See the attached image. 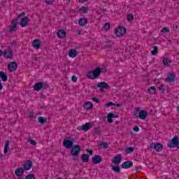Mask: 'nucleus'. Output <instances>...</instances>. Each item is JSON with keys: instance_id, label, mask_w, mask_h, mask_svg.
<instances>
[{"instance_id": "nucleus-1", "label": "nucleus", "mask_w": 179, "mask_h": 179, "mask_svg": "<svg viewBox=\"0 0 179 179\" xmlns=\"http://www.w3.org/2000/svg\"><path fill=\"white\" fill-rule=\"evenodd\" d=\"M100 75H101V68L98 66L95 69L88 71L86 74V78H87V79L94 80L95 79H99V78H100Z\"/></svg>"}, {"instance_id": "nucleus-2", "label": "nucleus", "mask_w": 179, "mask_h": 179, "mask_svg": "<svg viewBox=\"0 0 179 179\" xmlns=\"http://www.w3.org/2000/svg\"><path fill=\"white\" fill-rule=\"evenodd\" d=\"M70 155L73 156V160L74 162H79V155H80V151L82 148L79 145H75L71 148H70Z\"/></svg>"}, {"instance_id": "nucleus-3", "label": "nucleus", "mask_w": 179, "mask_h": 179, "mask_svg": "<svg viewBox=\"0 0 179 179\" xmlns=\"http://www.w3.org/2000/svg\"><path fill=\"white\" fill-rule=\"evenodd\" d=\"M23 16H26V13L22 12L19 15L16 19H14L11 21V25L12 27H10L9 29V33H15L16 30H17V23L19 22V18L20 17H23Z\"/></svg>"}, {"instance_id": "nucleus-4", "label": "nucleus", "mask_w": 179, "mask_h": 179, "mask_svg": "<svg viewBox=\"0 0 179 179\" xmlns=\"http://www.w3.org/2000/svg\"><path fill=\"white\" fill-rule=\"evenodd\" d=\"M16 47V42L13 41L11 43V45L8 46V49L3 52L4 58L7 59H13V47Z\"/></svg>"}, {"instance_id": "nucleus-5", "label": "nucleus", "mask_w": 179, "mask_h": 179, "mask_svg": "<svg viewBox=\"0 0 179 179\" xmlns=\"http://www.w3.org/2000/svg\"><path fill=\"white\" fill-rule=\"evenodd\" d=\"M139 108H136L134 110V117L140 118V120H146L148 118V111L142 110L139 111Z\"/></svg>"}, {"instance_id": "nucleus-6", "label": "nucleus", "mask_w": 179, "mask_h": 179, "mask_svg": "<svg viewBox=\"0 0 179 179\" xmlns=\"http://www.w3.org/2000/svg\"><path fill=\"white\" fill-rule=\"evenodd\" d=\"M48 88H50V85L45 82L36 83L34 86V90L35 92H40L41 89L47 90Z\"/></svg>"}, {"instance_id": "nucleus-7", "label": "nucleus", "mask_w": 179, "mask_h": 179, "mask_svg": "<svg viewBox=\"0 0 179 179\" xmlns=\"http://www.w3.org/2000/svg\"><path fill=\"white\" fill-rule=\"evenodd\" d=\"M94 89H99L100 92H104V89L106 90H108V89H111V87L108 85V83L106 82L98 83L96 86L94 87Z\"/></svg>"}, {"instance_id": "nucleus-8", "label": "nucleus", "mask_w": 179, "mask_h": 179, "mask_svg": "<svg viewBox=\"0 0 179 179\" xmlns=\"http://www.w3.org/2000/svg\"><path fill=\"white\" fill-rule=\"evenodd\" d=\"M168 148H170L172 149L173 148H178L179 149V141H178V136H175L170 141L169 143L167 144Z\"/></svg>"}, {"instance_id": "nucleus-9", "label": "nucleus", "mask_w": 179, "mask_h": 179, "mask_svg": "<svg viewBox=\"0 0 179 179\" xmlns=\"http://www.w3.org/2000/svg\"><path fill=\"white\" fill-rule=\"evenodd\" d=\"M74 141L75 140L73 139V138H70V139L69 137L68 138H65L63 141L64 148H65L66 149H71L73 146Z\"/></svg>"}, {"instance_id": "nucleus-10", "label": "nucleus", "mask_w": 179, "mask_h": 179, "mask_svg": "<svg viewBox=\"0 0 179 179\" xmlns=\"http://www.w3.org/2000/svg\"><path fill=\"white\" fill-rule=\"evenodd\" d=\"M115 34L117 37H122L127 34V28H125V27H120L116 28L115 30Z\"/></svg>"}, {"instance_id": "nucleus-11", "label": "nucleus", "mask_w": 179, "mask_h": 179, "mask_svg": "<svg viewBox=\"0 0 179 179\" xmlns=\"http://www.w3.org/2000/svg\"><path fill=\"white\" fill-rule=\"evenodd\" d=\"M166 82H168V83H173V82H176L177 80V76H176V73L173 71H170L167 77L165 79Z\"/></svg>"}, {"instance_id": "nucleus-12", "label": "nucleus", "mask_w": 179, "mask_h": 179, "mask_svg": "<svg viewBox=\"0 0 179 179\" xmlns=\"http://www.w3.org/2000/svg\"><path fill=\"white\" fill-rule=\"evenodd\" d=\"M92 127L93 124H92V122H87L85 124L77 127V129L78 131H84L85 132H87V131H89V129H92Z\"/></svg>"}, {"instance_id": "nucleus-13", "label": "nucleus", "mask_w": 179, "mask_h": 179, "mask_svg": "<svg viewBox=\"0 0 179 179\" xmlns=\"http://www.w3.org/2000/svg\"><path fill=\"white\" fill-rule=\"evenodd\" d=\"M150 148H153L156 152H162L163 151V145L160 143H152L150 145Z\"/></svg>"}, {"instance_id": "nucleus-14", "label": "nucleus", "mask_w": 179, "mask_h": 179, "mask_svg": "<svg viewBox=\"0 0 179 179\" xmlns=\"http://www.w3.org/2000/svg\"><path fill=\"white\" fill-rule=\"evenodd\" d=\"M9 72H15L17 69V63L16 62H10L8 64Z\"/></svg>"}, {"instance_id": "nucleus-15", "label": "nucleus", "mask_w": 179, "mask_h": 179, "mask_svg": "<svg viewBox=\"0 0 179 179\" xmlns=\"http://www.w3.org/2000/svg\"><path fill=\"white\" fill-rule=\"evenodd\" d=\"M23 169L25 171L29 170H31V167H33V162L31 160H27L24 162Z\"/></svg>"}, {"instance_id": "nucleus-16", "label": "nucleus", "mask_w": 179, "mask_h": 179, "mask_svg": "<svg viewBox=\"0 0 179 179\" xmlns=\"http://www.w3.org/2000/svg\"><path fill=\"white\" fill-rule=\"evenodd\" d=\"M103 162V157L101 155H94L92 159V164H99Z\"/></svg>"}, {"instance_id": "nucleus-17", "label": "nucleus", "mask_w": 179, "mask_h": 179, "mask_svg": "<svg viewBox=\"0 0 179 179\" xmlns=\"http://www.w3.org/2000/svg\"><path fill=\"white\" fill-rule=\"evenodd\" d=\"M29 22H30V19L29 18V17L25 16L21 19L20 24L21 27H26L29 25Z\"/></svg>"}, {"instance_id": "nucleus-18", "label": "nucleus", "mask_w": 179, "mask_h": 179, "mask_svg": "<svg viewBox=\"0 0 179 179\" xmlns=\"http://www.w3.org/2000/svg\"><path fill=\"white\" fill-rule=\"evenodd\" d=\"M121 162H122V154L115 155L113 157V160H112V163H113V164H116V165L120 164V163H121Z\"/></svg>"}, {"instance_id": "nucleus-19", "label": "nucleus", "mask_w": 179, "mask_h": 179, "mask_svg": "<svg viewBox=\"0 0 179 179\" xmlns=\"http://www.w3.org/2000/svg\"><path fill=\"white\" fill-rule=\"evenodd\" d=\"M133 166L134 162L132 161H126L122 164L121 167L127 170L128 169H131Z\"/></svg>"}, {"instance_id": "nucleus-20", "label": "nucleus", "mask_w": 179, "mask_h": 179, "mask_svg": "<svg viewBox=\"0 0 179 179\" xmlns=\"http://www.w3.org/2000/svg\"><path fill=\"white\" fill-rule=\"evenodd\" d=\"M108 118V122L109 124H113L114 122V120H113V118H118V115H115L113 113H109L107 116Z\"/></svg>"}, {"instance_id": "nucleus-21", "label": "nucleus", "mask_w": 179, "mask_h": 179, "mask_svg": "<svg viewBox=\"0 0 179 179\" xmlns=\"http://www.w3.org/2000/svg\"><path fill=\"white\" fill-rule=\"evenodd\" d=\"M32 45L35 50H40V47H41V41H40V39L34 40Z\"/></svg>"}, {"instance_id": "nucleus-22", "label": "nucleus", "mask_w": 179, "mask_h": 179, "mask_svg": "<svg viewBox=\"0 0 179 179\" xmlns=\"http://www.w3.org/2000/svg\"><path fill=\"white\" fill-rule=\"evenodd\" d=\"M15 176H17V177H21V176H23V174H24V168H22V167L17 168L15 171Z\"/></svg>"}, {"instance_id": "nucleus-23", "label": "nucleus", "mask_w": 179, "mask_h": 179, "mask_svg": "<svg viewBox=\"0 0 179 179\" xmlns=\"http://www.w3.org/2000/svg\"><path fill=\"white\" fill-rule=\"evenodd\" d=\"M171 59H170L169 57H164L162 60V64H164V66H165V68H169V66H170L171 64Z\"/></svg>"}, {"instance_id": "nucleus-24", "label": "nucleus", "mask_w": 179, "mask_h": 179, "mask_svg": "<svg viewBox=\"0 0 179 179\" xmlns=\"http://www.w3.org/2000/svg\"><path fill=\"white\" fill-rule=\"evenodd\" d=\"M87 23H88L87 18H86L85 17L83 18H80L78 20V24L81 27H85V26H86V24H87Z\"/></svg>"}, {"instance_id": "nucleus-25", "label": "nucleus", "mask_w": 179, "mask_h": 179, "mask_svg": "<svg viewBox=\"0 0 179 179\" xmlns=\"http://www.w3.org/2000/svg\"><path fill=\"white\" fill-rule=\"evenodd\" d=\"M89 9H90L89 6L85 5L84 6L78 8V12L81 15H83L84 13H87V12H89Z\"/></svg>"}, {"instance_id": "nucleus-26", "label": "nucleus", "mask_w": 179, "mask_h": 179, "mask_svg": "<svg viewBox=\"0 0 179 179\" xmlns=\"http://www.w3.org/2000/svg\"><path fill=\"white\" fill-rule=\"evenodd\" d=\"M83 107L85 110H87V111H89L93 108V103L90 101H87L84 103Z\"/></svg>"}, {"instance_id": "nucleus-27", "label": "nucleus", "mask_w": 179, "mask_h": 179, "mask_svg": "<svg viewBox=\"0 0 179 179\" xmlns=\"http://www.w3.org/2000/svg\"><path fill=\"white\" fill-rule=\"evenodd\" d=\"M57 34L59 38H65L66 37V32L64 29H59Z\"/></svg>"}, {"instance_id": "nucleus-28", "label": "nucleus", "mask_w": 179, "mask_h": 179, "mask_svg": "<svg viewBox=\"0 0 179 179\" xmlns=\"http://www.w3.org/2000/svg\"><path fill=\"white\" fill-rule=\"evenodd\" d=\"M0 78L3 82H8V74L2 71H0Z\"/></svg>"}, {"instance_id": "nucleus-29", "label": "nucleus", "mask_w": 179, "mask_h": 179, "mask_svg": "<svg viewBox=\"0 0 179 179\" xmlns=\"http://www.w3.org/2000/svg\"><path fill=\"white\" fill-rule=\"evenodd\" d=\"M90 159V155L87 154H83L81 156V162H83V163L89 162Z\"/></svg>"}, {"instance_id": "nucleus-30", "label": "nucleus", "mask_w": 179, "mask_h": 179, "mask_svg": "<svg viewBox=\"0 0 179 179\" xmlns=\"http://www.w3.org/2000/svg\"><path fill=\"white\" fill-rule=\"evenodd\" d=\"M77 55H78V50L75 49H72L69 52V57H70V58H76Z\"/></svg>"}, {"instance_id": "nucleus-31", "label": "nucleus", "mask_w": 179, "mask_h": 179, "mask_svg": "<svg viewBox=\"0 0 179 179\" xmlns=\"http://www.w3.org/2000/svg\"><path fill=\"white\" fill-rule=\"evenodd\" d=\"M10 145V141L9 140L6 141L4 146V155H8V150H9V145Z\"/></svg>"}, {"instance_id": "nucleus-32", "label": "nucleus", "mask_w": 179, "mask_h": 179, "mask_svg": "<svg viewBox=\"0 0 179 179\" xmlns=\"http://www.w3.org/2000/svg\"><path fill=\"white\" fill-rule=\"evenodd\" d=\"M38 122H40V124H46L47 122V118L43 117V116H39L38 117Z\"/></svg>"}, {"instance_id": "nucleus-33", "label": "nucleus", "mask_w": 179, "mask_h": 179, "mask_svg": "<svg viewBox=\"0 0 179 179\" xmlns=\"http://www.w3.org/2000/svg\"><path fill=\"white\" fill-rule=\"evenodd\" d=\"M135 148L134 147H128L124 150L126 155H129V153H133L134 152Z\"/></svg>"}, {"instance_id": "nucleus-34", "label": "nucleus", "mask_w": 179, "mask_h": 179, "mask_svg": "<svg viewBox=\"0 0 179 179\" xmlns=\"http://www.w3.org/2000/svg\"><path fill=\"white\" fill-rule=\"evenodd\" d=\"M112 170L116 173H121V168L118 165L113 166Z\"/></svg>"}, {"instance_id": "nucleus-35", "label": "nucleus", "mask_w": 179, "mask_h": 179, "mask_svg": "<svg viewBox=\"0 0 179 179\" xmlns=\"http://www.w3.org/2000/svg\"><path fill=\"white\" fill-rule=\"evenodd\" d=\"M114 41H107L105 44V47L106 48H111L112 45H114Z\"/></svg>"}, {"instance_id": "nucleus-36", "label": "nucleus", "mask_w": 179, "mask_h": 179, "mask_svg": "<svg viewBox=\"0 0 179 179\" xmlns=\"http://www.w3.org/2000/svg\"><path fill=\"white\" fill-rule=\"evenodd\" d=\"M152 48H153V50L151 51V55H157V52H159V47L153 46Z\"/></svg>"}, {"instance_id": "nucleus-37", "label": "nucleus", "mask_w": 179, "mask_h": 179, "mask_svg": "<svg viewBox=\"0 0 179 179\" xmlns=\"http://www.w3.org/2000/svg\"><path fill=\"white\" fill-rule=\"evenodd\" d=\"M148 93H150L151 94H156V87H150L148 89Z\"/></svg>"}, {"instance_id": "nucleus-38", "label": "nucleus", "mask_w": 179, "mask_h": 179, "mask_svg": "<svg viewBox=\"0 0 179 179\" xmlns=\"http://www.w3.org/2000/svg\"><path fill=\"white\" fill-rule=\"evenodd\" d=\"M110 27H111V24H110V22H106L103 25V29L104 30H106V31H107L110 29Z\"/></svg>"}, {"instance_id": "nucleus-39", "label": "nucleus", "mask_w": 179, "mask_h": 179, "mask_svg": "<svg viewBox=\"0 0 179 179\" xmlns=\"http://www.w3.org/2000/svg\"><path fill=\"white\" fill-rule=\"evenodd\" d=\"M101 148L102 149H108V143L106 142H103L100 144Z\"/></svg>"}, {"instance_id": "nucleus-40", "label": "nucleus", "mask_w": 179, "mask_h": 179, "mask_svg": "<svg viewBox=\"0 0 179 179\" xmlns=\"http://www.w3.org/2000/svg\"><path fill=\"white\" fill-rule=\"evenodd\" d=\"M26 179H36V176L33 173L28 174L26 177Z\"/></svg>"}, {"instance_id": "nucleus-41", "label": "nucleus", "mask_w": 179, "mask_h": 179, "mask_svg": "<svg viewBox=\"0 0 179 179\" xmlns=\"http://www.w3.org/2000/svg\"><path fill=\"white\" fill-rule=\"evenodd\" d=\"M127 19L128 22H132L134 20V15L132 14L127 15Z\"/></svg>"}, {"instance_id": "nucleus-42", "label": "nucleus", "mask_w": 179, "mask_h": 179, "mask_svg": "<svg viewBox=\"0 0 179 179\" xmlns=\"http://www.w3.org/2000/svg\"><path fill=\"white\" fill-rule=\"evenodd\" d=\"M162 33H170V28L169 27H164L162 29Z\"/></svg>"}, {"instance_id": "nucleus-43", "label": "nucleus", "mask_w": 179, "mask_h": 179, "mask_svg": "<svg viewBox=\"0 0 179 179\" xmlns=\"http://www.w3.org/2000/svg\"><path fill=\"white\" fill-rule=\"evenodd\" d=\"M158 89H159V92H161V93H164L165 90H164V85H159Z\"/></svg>"}, {"instance_id": "nucleus-44", "label": "nucleus", "mask_w": 179, "mask_h": 179, "mask_svg": "<svg viewBox=\"0 0 179 179\" xmlns=\"http://www.w3.org/2000/svg\"><path fill=\"white\" fill-rule=\"evenodd\" d=\"M101 134V131L98 128H95L94 130V135H100Z\"/></svg>"}, {"instance_id": "nucleus-45", "label": "nucleus", "mask_w": 179, "mask_h": 179, "mask_svg": "<svg viewBox=\"0 0 179 179\" xmlns=\"http://www.w3.org/2000/svg\"><path fill=\"white\" fill-rule=\"evenodd\" d=\"M28 141L31 143V145H33L34 146H36L37 145V142L33 139H29Z\"/></svg>"}, {"instance_id": "nucleus-46", "label": "nucleus", "mask_w": 179, "mask_h": 179, "mask_svg": "<svg viewBox=\"0 0 179 179\" xmlns=\"http://www.w3.org/2000/svg\"><path fill=\"white\" fill-rule=\"evenodd\" d=\"M86 152H87V153H89V155H90L91 156H93V155H94V152L93 151V150L87 149Z\"/></svg>"}, {"instance_id": "nucleus-47", "label": "nucleus", "mask_w": 179, "mask_h": 179, "mask_svg": "<svg viewBox=\"0 0 179 179\" xmlns=\"http://www.w3.org/2000/svg\"><path fill=\"white\" fill-rule=\"evenodd\" d=\"M71 80L72 82H74V83H76V82H78V77L73 76L71 78Z\"/></svg>"}, {"instance_id": "nucleus-48", "label": "nucleus", "mask_w": 179, "mask_h": 179, "mask_svg": "<svg viewBox=\"0 0 179 179\" xmlns=\"http://www.w3.org/2000/svg\"><path fill=\"white\" fill-rule=\"evenodd\" d=\"M55 0H46V3L47 5H52V3H54V1Z\"/></svg>"}, {"instance_id": "nucleus-49", "label": "nucleus", "mask_w": 179, "mask_h": 179, "mask_svg": "<svg viewBox=\"0 0 179 179\" xmlns=\"http://www.w3.org/2000/svg\"><path fill=\"white\" fill-rule=\"evenodd\" d=\"M133 131H134V132H139V127L134 126L133 128Z\"/></svg>"}, {"instance_id": "nucleus-50", "label": "nucleus", "mask_w": 179, "mask_h": 179, "mask_svg": "<svg viewBox=\"0 0 179 179\" xmlns=\"http://www.w3.org/2000/svg\"><path fill=\"white\" fill-rule=\"evenodd\" d=\"M92 100L95 103H100V99H99V98H97V97H92Z\"/></svg>"}, {"instance_id": "nucleus-51", "label": "nucleus", "mask_w": 179, "mask_h": 179, "mask_svg": "<svg viewBox=\"0 0 179 179\" xmlns=\"http://www.w3.org/2000/svg\"><path fill=\"white\" fill-rule=\"evenodd\" d=\"M29 118H33V117H34V111L29 112Z\"/></svg>"}, {"instance_id": "nucleus-52", "label": "nucleus", "mask_w": 179, "mask_h": 179, "mask_svg": "<svg viewBox=\"0 0 179 179\" xmlns=\"http://www.w3.org/2000/svg\"><path fill=\"white\" fill-rule=\"evenodd\" d=\"M107 107H111V106H115L114 102H109L107 103Z\"/></svg>"}, {"instance_id": "nucleus-53", "label": "nucleus", "mask_w": 179, "mask_h": 179, "mask_svg": "<svg viewBox=\"0 0 179 179\" xmlns=\"http://www.w3.org/2000/svg\"><path fill=\"white\" fill-rule=\"evenodd\" d=\"M2 89H3V85H2V83H1L0 80V90H2Z\"/></svg>"}, {"instance_id": "nucleus-54", "label": "nucleus", "mask_w": 179, "mask_h": 179, "mask_svg": "<svg viewBox=\"0 0 179 179\" xmlns=\"http://www.w3.org/2000/svg\"><path fill=\"white\" fill-rule=\"evenodd\" d=\"M40 98L41 99H45V95L42 94L40 95Z\"/></svg>"}, {"instance_id": "nucleus-55", "label": "nucleus", "mask_w": 179, "mask_h": 179, "mask_svg": "<svg viewBox=\"0 0 179 179\" xmlns=\"http://www.w3.org/2000/svg\"><path fill=\"white\" fill-rule=\"evenodd\" d=\"M77 34H78V36H80V34H82V31L78 30Z\"/></svg>"}, {"instance_id": "nucleus-56", "label": "nucleus", "mask_w": 179, "mask_h": 179, "mask_svg": "<svg viewBox=\"0 0 179 179\" xmlns=\"http://www.w3.org/2000/svg\"><path fill=\"white\" fill-rule=\"evenodd\" d=\"M2 55H3V52L2 51V50H0V58L1 57H2Z\"/></svg>"}, {"instance_id": "nucleus-57", "label": "nucleus", "mask_w": 179, "mask_h": 179, "mask_svg": "<svg viewBox=\"0 0 179 179\" xmlns=\"http://www.w3.org/2000/svg\"><path fill=\"white\" fill-rule=\"evenodd\" d=\"M142 169V166H138L136 169V171H138V170H141Z\"/></svg>"}, {"instance_id": "nucleus-58", "label": "nucleus", "mask_w": 179, "mask_h": 179, "mask_svg": "<svg viewBox=\"0 0 179 179\" xmlns=\"http://www.w3.org/2000/svg\"><path fill=\"white\" fill-rule=\"evenodd\" d=\"M114 106H116V107H121V104L120 103H117V104L115 103Z\"/></svg>"}, {"instance_id": "nucleus-59", "label": "nucleus", "mask_w": 179, "mask_h": 179, "mask_svg": "<svg viewBox=\"0 0 179 179\" xmlns=\"http://www.w3.org/2000/svg\"><path fill=\"white\" fill-rule=\"evenodd\" d=\"M102 12H108L107 8L102 9Z\"/></svg>"}, {"instance_id": "nucleus-60", "label": "nucleus", "mask_w": 179, "mask_h": 179, "mask_svg": "<svg viewBox=\"0 0 179 179\" xmlns=\"http://www.w3.org/2000/svg\"><path fill=\"white\" fill-rule=\"evenodd\" d=\"M101 73L102 72H106V69H101Z\"/></svg>"}, {"instance_id": "nucleus-61", "label": "nucleus", "mask_w": 179, "mask_h": 179, "mask_svg": "<svg viewBox=\"0 0 179 179\" xmlns=\"http://www.w3.org/2000/svg\"><path fill=\"white\" fill-rule=\"evenodd\" d=\"M79 2H86L87 0H78Z\"/></svg>"}, {"instance_id": "nucleus-62", "label": "nucleus", "mask_w": 179, "mask_h": 179, "mask_svg": "<svg viewBox=\"0 0 179 179\" xmlns=\"http://www.w3.org/2000/svg\"><path fill=\"white\" fill-rule=\"evenodd\" d=\"M67 3H69V2H71V0H66Z\"/></svg>"}, {"instance_id": "nucleus-63", "label": "nucleus", "mask_w": 179, "mask_h": 179, "mask_svg": "<svg viewBox=\"0 0 179 179\" xmlns=\"http://www.w3.org/2000/svg\"><path fill=\"white\" fill-rule=\"evenodd\" d=\"M177 110H178V111L179 113V106H178Z\"/></svg>"}, {"instance_id": "nucleus-64", "label": "nucleus", "mask_w": 179, "mask_h": 179, "mask_svg": "<svg viewBox=\"0 0 179 179\" xmlns=\"http://www.w3.org/2000/svg\"><path fill=\"white\" fill-rule=\"evenodd\" d=\"M18 179H24V178H18Z\"/></svg>"}]
</instances>
